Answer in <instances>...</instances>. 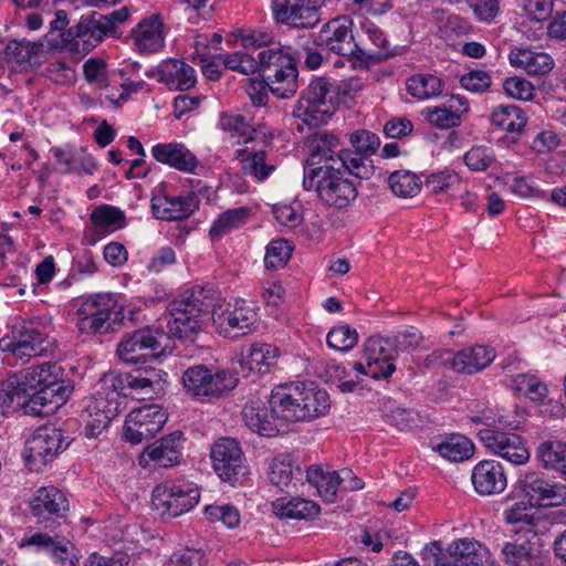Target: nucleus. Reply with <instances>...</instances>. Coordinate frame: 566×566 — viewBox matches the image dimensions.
<instances>
[{
    "instance_id": "9b49d317",
    "label": "nucleus",
    "mask_w": 566,
    "mask_h": 566,
    "mask_svg": "<svg viewBox=\"0 0 566 566\" xmlns=\"http://www.w3.org/2000/svg\"><path fill=\"white\" fill-rule=\"evenodd\" d=\"M199 500L198 486L188 481L165 482L157 485L151 494L153 506L172 517L190 511Z\"/></svg>"
},
{
    "instance_id": "412c9836",
    "label": "nucleus",
    "mask_w": 566,
    "mask_h": 566,
    "mask_svg": "<svg viewBox=\"0 0 566 566\" xmlns=\"http://www.w3.org/2000/svg\"><path fill=\"white\" fill-rule=\"evenodd\" d=\"M310 149L304 171L317 166H336L345 167L344 154L345 148L342 146L339 138L328 130H317L310 135L306 140Z\"/></svg>"
},
{
    "instance_id": "4c0bfd02",
    "label": "nucleus",
    "mask_w": 566,
    "mask_h": 566,
    "mask_svg": "<svg viewBox=\"0 0 566 566\" xmlns=\"http://www.w3.org/2000/svg\"><path fill=\"white\" fill-rule=\"evenodd\" d=\"M272 506L274 513L282 518L306 520L319 513L318 504L301 497L277 499Z\"/></svg>"
},
{
    "instance_id": "b1692460",
    "label": "nucleus",
    "mask_w": 566,
    "mask_h": 566,
    "mask_svg": "<svg viewBox=\"0 0 566 566\" xmlns=\"http://www.w3.org/2000/svg\"><path fill=\"white\" fill-rule=\"evenodd\" d=\"M391 344L380 337H370L364 346V356L367 361L366 375L378 379H387L396 370Z\"/></svg>"
},
{
    "instance_id": "774afa93",
    "label": "nucleus",
    "mask_w": 566,
    "mask_h": 566,
    "mask_svg": "<svg viewBox=\"0 0 566 566\" xmlns=\"http://www.w3.org/2000/svg\"><path fill=\"white\" fill-rule=\"evenodd\" d=\"M205 554L201 551L185 549L175 552L164 566H202Z\"/></svg>"
},
{
    "instance_id": "423d86ee",
    "label": "nucleus",
    "mask_w": 566,
    "mask_h": 566,
    "mask_svg": "<svg viewBox=\"0 0 566 566\" xmlns=\"http://www.w3.org/2000/svg\"><path fill=\"white\" fill-rule=\"evenodd\" d=\"M353 21L348 17H339L329 20L314 35V44L321 50L348 57H356L370 63H379L387 60L389 52L382 51L377 54L365 52L355 41L353 34Z\"/></svg>"
},
{
    "instance_id": "37998d69",
    "label": "nucleus",
    "mask_w": 566,
    "mask_h": 566,
    "mask_svg": "<svg viewBox=\"0 0 566 566\" xmlns=\"http://www.w3.org/2000/svg\"><path fill=\"white\" fill-rule=\"evenodd\" d=\"M408 93L418 98L426 99L442 93L443 81L433 74L419 73L407 80Z\"/></svg>"
},
{
    "instance_id": "bb28decb",
    "label": "nucleus",
    "mask_w": 566,
    "mask_h": 566,
    "mask_svg": "<svg viewBox=\"0 0 566 566\" xmlns=\"http://www.w3.org/2000/svg\"><path fill=\"white\" fill-rule=\"evenodd\" d=\"M474 490L480 495H494L502 493L507 479L502 464L495 460H482L474 465L471 474Z\"/></svg>"
},
{
    "instance_id": "864d4df0",
    "label": "nucleus",
    "mask_w": 566,
    "mask_h": 566,
    "mask_svg": "<svg viewBox=\"0 0 566 566\" xmlns=\"http://www.w3.org/2000/svg\"><path fill=\"white\" fill-rule=\"evenodd\" d=\"M247 157L242 159L243 171L247 175H252L259 180H264L273 171L274 166L265 163L266 154L264 150L259 151H243Z\"/></svg>"
},
{
    "instance_id": "393cba45",
    "label": "nucleus",
    "mask_w": 566,
    "mask_h": 566,
    "mask_svg": "<svg viewBox=\"0 0 566 566\" xmlns=\"http://www.w3.org/2000/svg\"><path fill=\"white\" fill-rule=\"evenodd\" d=\"M21 546H35L39 551L48 552L61 566H76L78 563L76 548L70 541L46 532L23 538Z\"/></svg>"
},
{
    "instance_id": "a211bd4d",
    "label": "nucleus",
    "mask_w": 566,
    "mask_h": 566,
    "mask_svg": "<svg viewBox=\"0 0 566 566\" xmlns=\"http://www.w3.org/2000/svg\"><path fill=\"white\" fill-rule=\"evenodd\" d=\"M167 421V413L157 405L132 410L125 420L124 438L133 444L153 438Z\"/></svg>"
},
{
    "instance_id": "69168bd1",
    "label": "nucleus",
    "mask_w": 566,
    "mask_h": 566,
    "mask_svg": "<svg viewBox=\"0 0 566 566\" xmlns=\"http://www.w3.org/2000/svg\"><path fill=\"white\" fill-rule=\"evenodd\" d=\"M106 411L109 416V421H112L118 413V403L109 400L107 396H104L101 392L94 396L86 407L88 416H106Z\"/></svg>"
},
{
    "instance_id": "c9c22d12",
    "label": "nucleus",
    "mask_w": 566,
    "mask_h": 566,
    "mask_svg": "<svg viewBox=\"0 0 566 566\" xmlns=\"http://www.w3.org/2000/svg\"><path fill=\"white\" fill-rule=\"evenodd\" d=\"M44 52L43 42H31L25 40H11L4 49V57L8 62L20 65L33 66L41 62Z\"/></svg>"
},
{
    "instance_id": "0e129e2a",
    "label": "nucleus",
    "mask_w": 566,
    "mask_h": 566,
    "mask_svg": "<svg viewBox=\"0 0 566 566\" xmlns=\"http://www.w3.org/2000/svg\"><path fill=\"white\" fill-rule=\"evenodd\" d=\"M474 15L484 22L493 21L500 12V0H465Z\"/></svg>"
},
{
    "instance_id": "5701e85b",
    "label": "nucleus",
    "mask_w": 566,
    "mask_h": 566,
    "mask_svg": "<svg viewBox=\"0 0 566 566\" xmlns=\"http://www.w3.org/2000/svg\"><path fill=\"white\" fill-rule=\"evenodd\" d=\"M505 563L512 566H544L537 549V535L531 528L516 532L501 548Z\"/></svg>"
},
{
    "instance_id": "a878e982",
    "label": "nucleus",
    "mask_w": 566,
    "mask_h": 566,
    "mask_svg": "<svg viewBox=\"0 0 566 566\" xmlns=\"http://www.w3.org/2000/svg\"><path fill=\"white\" fill-rule=\"evenodd\" d=\"M198 208L199 198L195 192L177 197L158 195L151 199L153 214L160 220H182L191 216Z\"/></svg>"
},
{
    "instance_id": "9d476101",
    "label": "nucleus",
    "mask_w": 566,
    "mask_h": 566,
    "mask_svg": "<svg viewBox=\"0 0 566 566\" xmlns=\"http://www.w3.org/2000/svg\"><path fill=\"white\" fill-rule=\"evenodd\" d=\"M515 491L530 507L566 505V485L554 482L544 472L528 470L520 474Z\"/></svg>"
},
{
    "instance_id": "5fc2aeb1",
    "label": "nucleus",
    "mask_w": 566,
    "mask_h": 566,
    "mask_svg": "<svg viewBox=\"0 0 566 566\" xmlns=\"http://www.w3.org/2000/svg\"><path fill=\"white\" fill-rule=\"evenodd\" d=\"M292 247L285 240H274L268 248L264 256L266 269L276 270L283 268L292 256Z\"/></svg>"
},
{
    "instance_id": "680f3d73",
    "label": "nucleus",
    "mask_w": 566,
    "mask_h": 566,
    "mask_svg": "<svg viewBox=\"0 0 566 566\" xmlns=\"http://www.w3.org/2000/svg\"><path fill=\"white\" fill-rule=\"evenodd\" d=\"M555 0H523V11L533 21L543 22L552 18Z\"/></svg>"
},
{
    "instance_id": "f3484780",
    "label": "nucleus",
    "mask_w": 566,
    "mask_h": 566,
    "mask_svg": "<svg viewBox=\"0 0 566 566\" xmlns=\"http://www.w3.org/2000/svg\"><path fill=\"white\" fill-rule=\"evenodd\" d=\"M436 548L434 564L438 566H486L490 557L489 549L480 542L461 538L452 542L446 553L437 542L431 543Z\"/></svg>"
},
{
    "instance_id": "dca6fc26",
    "label": "nucleus",
    "mask_w": 566,
    "mask_h": 566,
    "mask_svg": "<svg viewBox=\"0 0 566 566\" xmlns=\"http://www.w3.org/2000/svg\"><path fill=\"white\" fill-rule=\"evenodd\" d=\"M163 349L161 342L154 332L142 328L126 334L118 343L116 354L122 361L137 365L157 359Z\"/></svg>"
},
{
    "instance_id": "c03bdc74",
    "label": "nucleus",
    "mask_w": 566,
    "mask_h": 566,
    "mask_svg": "<svg viewBox=\"0 0 566 566\" xmlns=\"http://www.w3.org/2000/svg\"><path fill=\"white\" fill-rule=\"evenodd\" d=\"M250 216V209L245 207L230 209L224 211L214 221L210 229V237L212 239H220L229 231L243 226Z\"/></svg>"
},
{
    "instance_id": "338daca9",
    "label": "nucleus",
    "mask_w": 566,
    "mask_h": 566,
    "mask_svg": "<svg viewBox=\"0 0 566 566\" xmlns=\"http://www.w3.org/2000/svg\"><path fill=\"white\" fill-rule=\"evenodd\" d=\"M300 206L293 207L290 205L274 206L273 214L281 224L289 228H296L303 221V214L300 212Z\"/></svg>"
},
{
    "instance_id": "e2e57ef3",
    "label": "nucleus",
    "mask_w": 566,
    "mask_h": 566,
    "mask_svg": "<svg viewBox=\"0 0 566 566\" xmlns=\"http://www.w3.org/2000/svg\"><path fill=\"white\" fill-rule=\"evenodd\" d=\"M503 90L509 96L522 101L532 99L535 91L531 82L520 76L506 78L503 83Z\"/></svg>"
},
{
    "instance_id": "4be33fe9",
    "label": "nucleus",
    "mask_w": 566,
    "mask_h": 566,
    "mask_svg": "<svg viewBox=\"0 0 566 566\" xmlns=\"http://www.w3.org/2000/svg\"><path fill=\"white\" fill-rule=\"evenodd\" d=\"M109 25L111 22L99 12L82 15L78 23L69 29L70 51L88 53L109 34Z\"/></svg>"
},
{
    "instance_id": "6e6d98bb",
    "label": "nucleus",
    "mask_w": 566,
    "mask_h": 566,
    "mask_svg": "<svg viewBox=\"0 0 566 566\" xmlns=\"http://www.w3.org/2000/svg\"><path fill=\"white\" fill-rule=\"evenodd\" d=\"M495 161V154L486 146L472 147L464 155V163L472 171H485Z\"/></svg>"
},
{
    "instance_id": "f8f14e48",
    "label": "nucleus",
    "mask_w": 566,
    "mask_h": 566,
    "mask_svg": "<svg viewBox=\"0 0 566 566\" xmlns=\"http://www.w3.org/2000/svg\"><path fill=\"white\" fill-rule=\"evenodd\" d=\"M352 148H345L344 164L348 175L369 179L375 172L371 156L380 146L379 137L369 130L358 129L349 134Z\"/></svg>"
},
{
    "instance_id": "bf43d9fd",
    "label": "nucleus",
    "mask_w": 566,
    "mask_h": 566,
    "mask_svg": "<svg viewBox=\"0 0 566 566\" xmlns=\"http://www.w3.org/2000/svg\"><path fill=\"white\" fill-rule=\"evenodd\" d=\"M461 178L457 172L443 170L428 176L424 186L431 193L444 192L460 186Z\"/></svg>"
},
{
    "instance_id": "ddd939ff",
    "label": "nucleus",
    "mask_w": 566,
    "mask_h": 566,
    "mask_svg": "<svg viewBox=\"0 0 566 566\" xmlns=\"http://www.w3.org/2000/svg\"><path fill=\"white\" fill-rule=\"evenodd\" d=\"M210 457L217 475L234 484L249 473L240 443L228 437L219 438L211 447Z\"/></svg>"
},
{
    "instance_id": "3c124183",
    "label": "nucleus",
    "mask_w": 566,
    "mask_h": 566,
    "mask_svg": "<svg viewBox=\"0 0 566 566\" xmlns=\"http://www.w3.org/2000/svg\"><path fill=\"white\" fill-rule=\"evenodd\" d=\"M326 340L329 347L336 350L347 352L357 344L358 333L347 324L339 325L329 331Z\"/></svg>"
},
{
    "instance_id": "aec40b11",
    "label": "nucleus",
    "mask_w": 566,
    "mask_h": 566,
    "mask_svg": "<svg viewBox=\"0 0 566 566\" xmlns=\"http://www.w3.org/2000/svg\"><path fill=\"white\" fill-rule=\"evenodd\" d=\"M323 0H273L277 22L298 29L314 28L321 21Z\"/></svg>"
},
{
    "instance_id": "1a4fd4ad",
    "label": "nucleus",
    "mask_w": 566,
    "mask_h": 566,
    "mask_svg": "<svg viewBox=\"0 0 566 566\" xmlns=\"http://www.w3.org/2000/svg\"><path fill=\"white\" fill-rule=\"evenodd\" d=\"M55 349L39 321H23L13 326L10 336L0 339V350L11 354L23 364L31 357L46 356Z\"/></svg>"
},
{
    "instance_id": "f257e3e1",
    "label": "nucleus",
    "mask_w": 566,
    "mask_h": 566,
    "mask_svg": "<svg viewBox=\"0 0 566 566\" xmlns=\"http://www.w3.org/2000/svg\"><path fill=\"white\" fill-rule=\"evenodd\" d=\"M272 411L285 421H313L327 415L328 392L313 381L285 384L272 390L269 399Z\"/></svg>"
},
{
    "instance_id": "f704fd0d",
    "label": "nucleus",
    "mask_w": 566,
    "mask_h": 566,
    "mask_svg": "<svg viewBox=\"0 0 566 566\" xmlns=\"http://www.w3.org/2000/svg\"><path fill=\"white\" fill-rule=\"evenodd\" d=\"M495 358L493 348L476 345L457 353L455 371L474 374L486 368Z\"/></svg>"
},
{
    "instance_id": "8fccbe9b",
    "label": "nucleus",
    "mask_w": 566,
    "mask_h": 566,
    "mask_svg": "<svg viewBox=\"0 0 566 566\" xmlns=\"http://www.w3.org/2000/svg\"><path fill=\"white\" fill-rule=\"evenodd\" d=\"M270 482L281 491L287 490L293 481V468L286 455L275 458L269 472Z\"/></svg>"
},
{
    "instance_id": "0eeeda50",
    "label": "nucleus",
    "mask_w": 566,
    "mask_h": 566,
    "mask_svg": "<svg viewBox=\"0 0 566 566\" xmlns=\"http://www.w3.org/2000/svg\"><path fill=\"white\" fill-rule=\"evenodd\" d=\"M182 384L189 396L206 402L231 392L238 386L239 378L229 369L213 371L205 365H196L184 371Z\"/></svg>"
},
{
    "instance_id": "603ef678",
    "label": "nucleus",
    "mask_w": 566,
    "mask_h": 566,
    "mask_svg": "<svg viewBox=\"0 0 566 566\" xmlns=\"http://www.w3.org/2000/svg\"><path fill=\"white\" fill-rule=\"evenodd\" d=\"M91 221L94 226L102 229H118L125 224V214L118 208L101 206L91 213Z\"/></svg>"
},
{
    "instance_id": "a18cd8bd",
    "label": "nucleus",
    "mask_w": 566,
    "mask_h": 566,
    "mask_svg": "<svg viewBox=\"0 0 566 566\" xmlns=\"http://www.w3.org/2000/svg\"><path fill=\"white\" fill-rule=\"evenodd\" d=\"M391 191L401 198H411L419 193L421 182L419 177L408 170L394 171L388 178Z\"/></svg>"
},
{
    "instance_id": "2f4dec72",
    "label": "nucleus",
    "mask_w": 566,
    "mask_h": 566,
    "mask_svg": "<svg viewBox=\"0 0 566 566\" xmlns=\"http://www.w3.org/2000/svg\"><path fill=\"white\" fill-rule=\"evenodd\" d=\"M151 154L158 163L184 172H192L198 166L197 157L182 144H157Z\"/></svg>"
},
{
    "instance_id": "052dcab7",
    "label": "nucleus",
    "mask_w": 566,
    "mask_h": 566,
    "mask_svg": "<svg viewBox=\"0 0 566 566\" xmlns=\"http://www.w3.org/2000/svg\"><path fill=\"white\" fill-rule=\"evenodd\" d=\"M460 84L472 93H484L492 85V77L486 71L472 70L460 77Z\"/></svg>"
},
{
    "instance_id": "4d7b16f0",
    "label": "nucleus",
    "mask_w": 566,
    "mask_h": 566,
    "mask_svg": "<svg viewBox=\"0 0 566 566\" xmlns=\"http://www.w3.org/2000/svg\"><path fill=\"white\" fill-rule=\"evenodd\" d=\"M422 115L430 124L442 129L459 126L461 123L460 114L446 107H427Z\"/></svg>"
},
{
    "instance_id": "79ce46f5",
    "label": "nucleus",
    "mask_w": 566,
    "mask_h": 566,
    "mask_svg": "<svg viewBox=\"0 0 566 566\" xmlns=\"http://www.w3.org/2000/svg\"><path fill=\"white\" fill-rule=\"evenodd\" d=\"M220 326L224 328L228 336L239 337L250 332L255 322V313L251 310L234 308L219 316Z\"/></svg>"
},
{
    "instance_id": "7ed1b4c3",
    "label": "nucleus",
    "mask_w": 566,
    "mask_h": 566,
    "mask_svg": "<svg viewBox=\"0 0 566 566\" xmlns=\"http://www.w3.org/2000/svg\"><path fill=\"white\" fill-rule=\"evenodd\" d=\"M340 96V85L328 77L311 81L294 108L293 115L310 129L327 123L334 114Z\"/></svg>"
},
{
    "instance_id": "c85d7f7f",
    "label": "nucleus",
    "mask_w": 566,
    "mask_h": 566,
    "mask_svg": "<svg viewBox=\"0 0 566 566\" xmlns=\"http://www.w3.org/2000/svg\"><path fill=\"white\" fill-rule=\"evenodd\" d=\"M157 81L172 91H188L197 83L195 70L181 60L163 61L156 69Z\"/></svg>"
},
{
    "instance_id": "473e14b6",
    "label": "nucleus",
    "mask_w": 566,
    "mask_h": 566,
    "mask_svg": "<svg viewBox=\"0 0 566 566\" xmlns=\"http://www.w3.org/2000/svg\"><path fill=\"white\" fill-rule=\"evenodd\" d=\"M279 357L280 350L276 346L270 344H252L245 352L242 350L240 364L250 371L265 374L276 365Z\"/></svg>"
},
{
    "instance_id": "58836bf2",
    "label": "nucleus",
    "mask_w": 566,
    "mask_h": 566,
    "mask_svg": "<svg viewBox=\"0 0 566 566\" xmlns=\"http://www.w3.org/2000/svg\"><path fill=\"white\" fill-rule=\"evenodd\" d=\"M491 122L502 130L521 135L526 126L527 117L523 109L515 105H500L492 111Z\"/></svg>"
},
{
    "instance_id": "6e6552de",
    "label": "nucleus",
    "mask_w": 566,
    "mask_h": 566,
    "mask_svg": "<svg viewBox=\"0 0 566 566\" xmlns=\"http://www.w3.org/2000/svg\"><path fill=\"white\" fill-rule=\"evenodd\" d=\"M77 314L81 316L77 327L87 335L114 332L115 325L124 319L123 308L115 295L109 293L88 295L83 300Z\"/></svg>"
},
{
    "instance_id": "ea45409f",
    "label": "nucleus",
    "mask_w": 566,
    "mask_h": 566,
    "mask_svg": "<svg viewBox=\"0 0 566 566\" xmlns=\"http://www.w3.org/2000/svg\"><path fill=\"white\" fill-rule=\"evenodd\" d=\"M433 450L449 461L461 462L473 455L474 446L462 434H451L434 446Z\"/></svg>"
},
{
    "instance_id": "13d9d810",
    "label": "nucleus",
    "mask_w": 566,
    "mask_h": 566,
    "mask_svg": "<svg viewBox=\"0 0 566 566\" xmlns=\"http://www.w3.org/2000/svg\"><path fill=\"white\" fill-rule=\"evenodd\" d=\"M205 516L210 522H222L229 528H234L240 523L238 509L230 504L208 505L205 509Z\"/></svg>"
},
{
    "instance_id": "2eb2a0df",
    "label": "nucleus",
    "mask_w": 566,
    "mask_h": 566,
    "mask_svg": "<svg viewBox=\"0 0 566 566\" xmlns=\"http://www.w3.org/2000/svg\"><path fill=\"white\" fill-rule=\"evenodd\" d=\"M476 434L489 452L514 465H523L530 460L525 440L517 433L505 432L500 427L489 426L479 429Z\"/></svg>"
},
{
    "instance_id": "20e7f679",
    "label": "nucleus",
    "mask_w": 566,
    "mask_h": 566,
    "mask_svg": "<svg viewBox=\"0 0 566 566\" xmlns=\"http://www.w3.org/2000/svg\"><path fill=\"white\" fill-rule=\"evenodd\" d=\"M348 175L345 167L317 166L305 170L303 188L315 190L317 197L331 207L337 209L346 208L356 197V185L345 175Z\"/></svg>"
},
{
    "instance_id": "7c9ffc66",
    "label": "nucleus",
    "mask_w": 566,
    "mask_h": 566,
    "mask_svg": "<svg viewBox=\"0 0 566 566\" xmlns=\"http://www.w3.org/2000/svg\"><path fill=\"white\" fill-rule=\"evenodd\" d=\"M270 408L272 409L271 406ZM242 417L247 427L260 436L273 437L280 432L276 420L282 418L272 410L269 412L260 400L247 403L242 410Z\"/></svg>"
},
{
    "instance_id": "39448f33",
    "label": "nucleus",
    "mask_w": 566,
    "mask_h": 566,
    "mask_svg": "<svg viewBox=\"0 0 566 566\" xmlns=\"http://www.w3.org/2000/svg\"><path fill=\"white\" fill-rule=\"evenodd\" d=\"M256 73L272 83L271 92L281 98H291L298 90V71L295 59L283 48H263L258 51Z\"/></svg>"
},
{
    "instance_id": "6ab92c4d",
    "label": "nucleus",
    "mask_w": 566,
    "mask_h": 566,
    "mask_svg": "<svg viewBox=\"0 0 566 566\" xmlns=\"http://www.w3.org/2000/svg\"><path fill=\"white\" fill-rule=\"evenodd\" d=\"M30 511L39 524L53 532L69 511V500L54 486L40 488L30 501Z\"/></svg>"
},
{
    "instance_id": "c756f323",
    "label": "nucleus",
    "mask_w": 566,
    "mask_h": 566,
    "mask_svg": "<svg viewBox=\"0 0 566 566\" xmlns=\"http://www.w3.org/2000/svg\"><path fill=\"white\" fill-rule=\"evenodd\" d=\"M182 448V432L175 431L151 444H148L142 457L140 464L146 462V457L157 465L169 468L179 463Z\"/></svg>"
},
{
    "instance_id": "72a5a7b5",
    "label": "nucleus",
    "mask_w": 566,
    "mask_h": 566,
    "mask_svg": "<svg viewBox=\"0 0 566 566\" xmlns=\"http://www.w3.org/2000/svg\"><path fill=\"white\" fill-rule=\"evenodd\" d=\"M509 57L513 66L521 67L531 75L547 74L554 66V60L548 53L528 49H514Z\"/></svg>"
},
{
    "instance_id": "49530a36",
    "label": "nucleus",
    "mask_w": 566,
    "mask_h": 566,
    "mask_svg": "<svg viewBox=\"0 0 566 566\" xmlns=\"http://www.w3.org/2000/svg\"><path fill=\"white\" fill-rule=\"evenodd\" d=\"M69 24L67 14L64 10L55 11V18L50 22V31L44 40L50 49H64L70 51L71 36L64 30Z\"/></svg>"
},
{
    "instance_id": "de8ad7c7",
    "label": "nucleus",
    "mask_w": 566,
    "mask_h": 566,
    "mask_svg": "<svg viewBox=\"0 0 566 566\" xmlns=\"http://www.w3.org/2000/svg\"><path fill=\"white\" fill-rule=\"evenodd\" d=\"M219 60L226 69L239 72L244 75L256 73L258 53L243 49L233 53L218 54Z\"/></svg>"
},
{
    "instance_id": "4468645a",
    "label": "nucleus",
    "mask_w": 566,
    "mask_h": 566,
    "mask_svg": "<svg viewBox=\"0 0 566 566\" xmlns=\"http://www.w3.org/2000/svg\"><path fill=\"white\" fill-rule=\"evenodd\" d=\"M69 444L61 429L48 426L38 428L25 442V461L32 470L39 471Z\"/></svg>"
},
{
    "instance_id": "09e8293b",
    "label": "nucleus",
    "mask_w": 566,
    "mask_h": 566,
    "mask_svg": "<svg viewBox=\"0 0 566 566\" xmlns=\"http://www.w3.org/2000/svg\"><path fill=\"white\" fill-rule=\"evenodd\" d=\"M513 384L516 391L528 397L532 401L541 402L547 396V386L534 375H517Z\"/></svg>"
},
{
    "instance_id": "e433bc0d",
    "label": "nucleus",
    "mask_w": 566,
    "mask_h": 566,
    "mask_svg": "<svg viewBox=\"0 0 566 566\" xmlns=\"http://www.w3.org/2000/svg\"><path fill=\"white\" fill-rule=\"evenodd\" d=\"M536 459L546 470L562 474L566 481V441L546 440L536 449Z\"/></svg>"
},
{
    "instance_id": "a19ab883",
    "label": "nucleus",
    "mask_w": 566,
    "mask_h": 566,
    "mask_svg": "<svg viewBox=\"0 0 566 566\" xmlns=\"http://www.w3.org/2000/svg\"><path fill=\"white\" fill-rule=\"evenodd\" d=\"M306 480L327 502H334L337 492L336 471H325L321 465H311L306 470Z\"/></svg>"
},
{
    "instance_id": "cd10ccee",
    "label": "nucleus",
    "mask_w": 566,
    "mask_h": 566,
    "mask_svg": "<svg viewBox=\"0 0 566 566\" xmlns=\"http://www.w3.org/2000/svg\"><path fill=\"white\" fill-rule=\"evenodd\" d=\"M132 39L140 53H155L165 45L164 23L158 14L142 19L132 29Z\"/></svg>"
},
{
    "instance_id": "f03ea898",
    "label": "nucleus",
    "mask_w": 566,
    "mask_h": 566,
    "mask_svg": "<svg viewBox=\"0 0 566 566\" xmlns=\"http://www.w3.org/2000/svg\"><path fill=\"white\" fill-rule=\"evenodd\" d=\"M216 310L214 298L203 287L186 291L167 307V335L192 340L193 336L211 319Z\"/></svg>"
}]
</instances>
